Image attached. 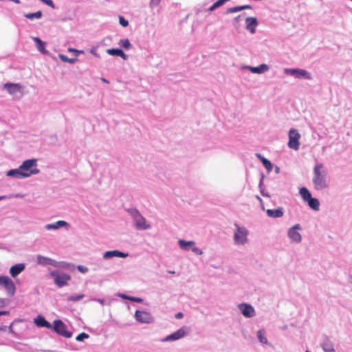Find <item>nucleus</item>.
Instances as JSON below:
<instances>
[{
  "instance_id": "obj_35",
  "label": "nucleus",
  "mask_w": 352,
  "mask_h": 352,
  "mask_svg": "<svg viewBox=\"0 0 352 352\" xmlns=\"http://www.w3.org/2000/svg\"><path fill=\"white\" fill-rule=\"evenodd\" d=\"M84 294L72 295L68 298L69 301L76 302L83 298Z\"/></svg>"
},
{
  "instance_id": "obj_60",
  "label": "nucleus",
  "mask_w": 352,
  "mask_h": 352,
  "mask_svg": "<svg viewBox=\"0 0 352 352\" xmlns=\"http://www.w3.org/2000/svg\"><path fill=\"white\" fill-rule=\"evenodd\" d=\"M305 352H310V351H306Z\"/></svg>"
},
{
  "instance_id": "obj_6",
  "label": "nucleus",
  "mask_w": 352,
  "mask_h": 352,
  "mask_svg": "<svg viewBox=\"0 0 352 352\" xmlns=\"http://www.w3.org/2000/svg\"><path fill=\"white\" fill-rule=\"evenodd\" d=\"M299 194L302 200L308 204L311 209L315 211H318L320 210L319 200L316 198L312 197L311 192L307 188L302 187L300 188Z\"/></svg>"
},
{
  "instance_id": "obj_55",
  "label": "nucleus",
  "mask_w": 352,
  "mask_h": 352,
  "mask_svg": "<svg viewBox=\"0 0 352 352\" xmlns=\"http://www.w3.org/2000/svg\"><path fill=\"white\" fill-rule=\"evenodd\" d=\"M7 314H8L7 311H0V316L6 315Z\"/></svg>"
},
{
  "instance_id": "obj_9",
  "label": "nucleus",
  "mask_w": 352,
  "mask_h": 352,
  "mask_svg": "<svg viewBox=\"0 0 352 352\" xmlns=\"http://www.w3.org/2000/svg\"><path fill=\"white\" fill-rule=\"evenodd\" d=\"M49 275L54 279V283L58 287L67 285L68 281L71 279L70 275L58 270H52L50 272Z\"/></svg>"
},
{
  "instance_id": "obj_37",
  "label": "nucleus",
  "mask_w": 352,
  "mask_h": 352,
  "mask_svg": "<svg viewBox=\"0 0 352 352\" xmlns=\"http://www.w3.org/2000/svg\"><path fill=\"white\" fill-rule=\"evenodd\" d=\"M89 338V335L86 333H81L78 335L76 338L77 341H83L85 339H87Z\"/></svg>"
},
{
  "instance_id": "obj_57",
  "label": "nucleus",
  "mask_w": 352,
  "mask_h": 352,
  "mask_svg": "<svg viewBox=\"0 0 352 352\" xmlns=\"http://www.w3.org/2000/svg\"><path fill=\"white\" fill-rule=\"evenodd\" d=\"M240 17H241V15H238L237 16L235 17L234 20L235 21H239Z\"/></svg>"
},
{
  "instance_id": "obj_13",
  "label": "nucleus",
  "mask_w": 352,
  "mask_h": 352,
  "mask_svg": "<svg viewBox=\"0 0 352 352\" xmlns=\"http://www.w3.org/2000/svg\"><path fill=\"white\" fill-rule=\"evenodd\" d=\"M134 318L136 321L142 324H151L155 320L151 313L145 310H136Z\"/></svg>"
},
{
  "instance_id": "obj_45",
  "label": "nucleus",
  "mask_w": 352,
  "mask_h": 352,
  "mask_svg": "<svg viewBox=\"0 0 352 352\" xmlns=\"http://www.w3.org/2000/svg\"><path fill=\"white\" fill-rule=\"evenodd\" d=\"M91 300L98 302L101 305H104V300L102 298H91Z\"/></svg>"
},
{
  "instance_id": "obj_47",
  "label": "nucleus",
  "mask_w": 352,
  "mask_h": 352,
  "mask_svg": "<svg viewBox=\"0 0 352 352\" xmlns=\"http://www.w3.org/2000/svg\"><path fill=\"white\" fill-rule=\"evenodd\" d=\"M241 8L243 10L245 9H252V6L250 5L241 6Z\"/></svg>"
},
{
  "instance_id": "obj_17",
  "label": "nucleus",
  "mask_w": 352,
  "mask_h": 352,
  "mask_svg": "<svg viewBox=\"0 0 352 352\" xmlns=\"http://www.w3.org/2000/svg\"><path fill=\"white\" fill-rule=\"evenodd\" d=\"M239 312L247 318H252L256 316V310L254 307L246 302L240 303L237 305Z\"/></svg>"
},
{
  "instance_id": "obj_10",
  "label": "nucleus",
  "mask_w": 352,
  "mask_h": 352,
  "mask_svg": "<svg viewBox=\"0 0 352 352\" xmlns=\"http://www.w3.org/2000/svg\"><path fill=\"white\" fill-rule=\"evenodd\" d=\"M178 245L181 250L184 251H192L195 255L201 256L204 254L202 250L197 246L196 242L194 241H186L179 239Z\"/></svg>"
},
{
  "instance_id": "obj_5",
  "label": "nucleus",
  "mask_w": 352,
  "mask_h": 352,
  "mask_svg": "<svg viewBox=\"0 0 352 352\" xmlns=\"http://www.w3.org/2000/svg\"><path fill=\"white\" fill-rule=\"evenodd\" d=\"M131 215L135 228L139 230H146L152 228L151 223L146 220L138 210H133Z\"/></svg>"
},
{
  "instance_id": "obj_18",
  "label": "nucleus",
  "mask_w": 352,
  "mask_h": 352,
  "mask_svg": "<svg viewBox=\"0 0 352 352\" xmlns=\"http://www.w3.org/2000/svg\"><path fill=\"white\" fill-rule=\"evenodd\" d=\"M3 88L10 95L14 97H19L22 95V87L17 83H6L3 85Z\"/></svg>"
},
{
  "instance_id": "obj_40",
  "label": "nucleus",
  "mask_w": 352,
  "mask_h": 352,
  "mask_svg": "<svg viewBox=\"0 0 352 352\" xmlns=\"http://www.w3.org/2000/svg\"><path fill=\"white\" fill-rule=\"evenodd\" d=\"M160 1H161V0H151L150 7L153 8L157 6L160 4Z\"/></svg>"
},
{
  "instance_id": "obj_59",
  "label": "nucleus",
  "mask_w": 352,
  "mask_h": 352,
  "mask_svg": "<svg viewBox=\"0 0 352 352\" xmlns=\"http://www.w3.org/2000/svg\"><path fill=\"white\" fill-rule=\"evenodd\" d=\"M276 172L278 173L279 172V168L278 167H276Z\"/></svg>"
},
{
  "instance_id": "obj_31",
  "label": "nucleus",
  "mask_w": 352,
  "mask_h": 352,
  "mask_svg": "<svg viewBox=\"0 0 352 352\" xmlns=\"http://www.w3.org/2000/svg\"><path fill=\"white\" fill-rule=\"evenodd\" d=\"M43 16L41 11H37L34 13H28L24 14V17L28 19H41Z\"/></svg>"
},
{
  "instance_id": "obj_38",
  "label": "nucleus",
  "mask_w": 352,
  "mask_h": 352,
  "mask_svg": "<svg viewBox=\"0 0 352 352\" xmlns=\"http://www.w3.org/2000/svg\"><path fill=\"white\" fill-rule=\"evenodd\" d=\"M119 23L122 27H126L129 25L128 20L125 19L123 16H119Z\"/></svg>"
},
{
  "instance_id": "obj_32",
  "label": "nucleus",
  "mask_w": 352,
  "mask_h": 352,
  "mask_svg": "<svg viewBox=\"0 0 352 352\" xmlns=\"http://www.w3.org/2000/svg\"><path fill=\"white\" fill-rule=\"evenodd\" d=\"M58 57L63 62L69 63L71 64L74 63L77 60L76 58H69L67 56L62 54H59Z\"/></svg>"
},
{
  "instance_id": "obj_23",
  "label": "nucleus",
  "mask_w": 352,
  "mask_h": 352,
  "mask_svg": "<svg viewBox=\"0 0 352 352\" xmlns=\"http://www.w3.org/2000/svg\"><path fill=\"white\" fill-rule=\"evenodd\" d=\"M25 268V265L24 263H17L12 267H10L9 270V273L12 278L16 277L19 274H20L22 272L24 271Z\"/></svg>"
},
{
  "instance_id": "obj_20",
  "label": "nucleus",
  "mask_w": 352,
  "mask_h": 352,
  "mask_svg": "<svg viewBox=\"0 0 352 352\" xmlns=\"http://www.w3.org/2000/svg\"><path fill=\"white\" fill-rule=\"evenodd\" d=\"M241 69L243 70H248L254 74H263L267 72L270 69V67L267 64H261L258 67H252L250 65H243L241 66Z\"/></svg>"
},
{
  "instance_id": "obj_3",
  "label": "nucleus",
  "mask_w": 352,
  "mask_h": 352,
  "mask_svg": "<svg viewBox=\"0 0 352 352\" xmlns=\"http://www.w3.org/2000/svg\"><path fill=\"white\" fill-rule=\"evenodd\" d=\"M248 234L249 232L245 226L235 223L233 233L234 244L240 247L245 246L249 242Z\"/></svg>"
},
{
  "instance_id": "obj_29",
  "label": "nucleus",
  "mask_w": 352,
  "mask_h": 352,
  "mask_svg": "<svg viewBox=\"0 0 352 352\" xmlns=\"http://www.w3.org/2000/svg\"><path fill=\"white\" fill-rule=\"evenodd\" d=\"M257 157L262 162L263 166L267 170L268 172L272 171L273 165L267 159L265 158L260 154H256Z\"/></svg>"
},
{
  "instance_id": "obj_48",
  "label": "nucleus",
  "mask_w": 352,
  "mask_h": 352,
  "mask_svg": "<svg viewBox=\"0 0 352 352\" xmlns=\"http://www.w3.org/2000/svg\"><path fill=\"white\" fill-rule=\"evenodd\" d=\"M183 314L182 312H179L176 314L175 317L177 318H182L183 317Z\"/></svg>"
},
{
  "instance_id": "obj_1",
  "label": "nucleus",
  "mask_w": 352,
  "mask_h": 352,
  "mask_svg": "<svg viewBox=\"0 0 352 352\" xmlns=\"http://www.w3.org/2000/svg\"><path fill=\"white\" fill-rule=\"evenodd\" d=\"M40 173L38 160L28 159L21 162L18 168L6 172V176L13 179H24Z\"/></svg>"
},
{
  "instance_id": "obj_24",
  "label": "nucleus",
  "mask_w": 352,
  "mask_h": 352,
  "mask_svg": "<svg viewBox=\"0 0 352 352\" xmlns=\"http://www.w3.org/2000/svg\"><path fill=\"white\" fill-rule=\"evenodd\" d=\"M246 29L252 34L256 31V27L258 25V21L255 17L248 16L245 19Z\"/></svg>"
},
{
  "instance_id": "obj_15",
  "label": "nucleus",
  "mask_w": 352,
  "mask_h": 352,
  "mask_svg": "<svg viewBox=\"0 0 352 352\" xmlns=\"http://www.w3.org/2000/svg\"><path fill=\"white\" fill-rule=\"evenodd\" d=\"M0 286H3L7 294L14 296L16 292V286L14 281L8 276H0Z\"/></svg>"
},
{
  "instance_id": "obj_43",
  "label": "nucleus",
  "mask_w": 352,
  "mask_h": 352,
  "mask_svg": "<svg viewBox=\"0 0 352 352\" xmlns=\"http://www.w3.org/2000/svg\"><path fill=\"white\" fill-rule=\"evenodd\" d=\"M131 301L136 302H142L143 299L139 297L131 296L130 298Z\"/></svg>"
},
{
  "instance_id": "obj_19",
  "label": "nucleus",
  "mask_w": 352,
  "mask_h": 352,
  "mask_svg": "<svg viewBox=\"0 0 352 352\" xmlns=\"http://www.w3.org/2000/svg\"><path fill=\"white\" fill-rule=\"evenodd\" d=\"M69 228V224L64 220H59L52 223L45 224L44 226V229L47 231L58 230L60 228H65L66 230H68Z\"/></svg>"
},
{
  "instance_id": "obj_11",
  "label": "nucleus",
  "mask_w": 352,
  "mask_h": 352,
  "mask_svg": "<svg viewBox=\"0 0 352 352\" xmlns=\"http://www.w3.org/2000/svg\"><path fill=\"white\" fill-rule=\"evenodd\" d=\"M189 333V329L186 327H182L174 331L173 333L166 336L161 340L162 342H171L179 340L186 337Z\"/></svg>"
},
{
  "instance_id": "obj_54",
  "label": "nucleus",
  "mask_w": 352,
  "mask_h": 352,
  "mask_svg": "<svg viewBox=\"0 0 352 352\" xmlns=\"http://www.w3.org/2000/svg\"><path fill=\"white\" fill-rule=\"evenodd\" d=\"M349 283L351 285H352V276H351L349 278Z\"/></svg>"
},
{
  "instance_id": "obj_2",
  "label": "nucleus",
  "mask_w": 352,
  "mask_h": 352,
  "mask_svg": "<svg viewBox=\"0 0 352 352\" xmlns=\"http://www.w3.org/2000/svg\"><path fill=\"white\" fill-rule=\"evenodd\" d=\"M312 183L316 190H323L329 188L330 178L327 169L322 164H317L314 166Z\"/></svg>"
},
{
  "instance_id": "obj_21",
  "label": "nucleus",
  "mask_w": 352,
  "mask_h": 352,
  "mask_svg": "<svg viewBox=\"0 0 352 352\" xmlns=\"http://www.w3.org/2000/svg\"><path fill=\"white\" fill-rule=\"evenodd\" d=\"M128 256V253L123 252L117 250L106 251L102 254V258L104 260H109L115 257L126 258Z\"/></svg>"
},
{
  "instance_id": "obj_36",
  "label": "nucleus",
  "mask_w": 352,
  "mask_h": 352,
  "mask_svg": "<svg viewBox=\"0 0 352 352\" xmlns=\"http://www.w3.org/2000/svg\"><path fill=\"white\" fill-rule=\"evenodd\" d=\"M241 10H243L241 6H235V7H232V8H228L227 10V13H234V12H237L241 11Z\"/></svg>"
},
{
  "instance_id": "obj_44",
  "label": "nucleus",
  "mask_w": 352,
  "mask_h": 352,
  "mask_svg": "<svg viewBox=\"0 0 352 352\" xmlns=\"http://www.w3.org/2000/svg\"><path fill=\"white\" fill-rule=\"evenodd\" d=\"M117 296L122 299H126V300H130V298H131V296H127L126 294H121V293H118L117 294Z\"/></svg>"
},
{
  "instance_id": "obj_49",
  "label": "nucleus",
  "mask_w": 352,
  "mask_h": 352,
  "mask_svg": "<svg viewBox=\"0 0 352 352\" xmlns=\"http://www.w3.org/2000/svg\"><path fill=\"white\" fill-rule=\"evenodd\" d=\"M4 306V300L3 299H0V307H3Z\"/></svg>"
},
{
  "instance_id": "obj_14",
  "label": "nucleus",
  "mask_w": 352,
  "mask_h": 352,
  "mask_svg": "<svg viewBox=\"0 0 352 352\" xmlns=\"http://www.w3.org/2000/svg\"><path fill=\"white\" fill-rule=\"evenodd\" d=\"M56 333L65 338H71L72 333L67 330V326L60 320H55L53 322L52 328Z\"/></svg>"
},
{
  "instance_id": "obj_25",
  "label": "nucleus",
  "mask_w": 352,
  "mask_h": 352,
  "mask_svg": "<svg viewBox=\"0 0 352 352\" xmlns=\"http://www.w3.org/2000/svg\"><path fill=\"white\" fill-rule=\"evenodd\" d=\"M32 39L35 42L36 49L43 54H48L49 52L45 48L46 43L43 41L38 37L32 36Z\"/></svg>"
},
{
  "instance_id": "obj_26",
  "label": "nucleus",
  "mask_w": 352,
  "mask_h": 352,
  "mask_svg": "<svg viewBox=\"0 0 352 352\" xmlns=\"http://www.w3.org/2000/svg\"><path fill=\"white\" fill-rule=\"evenodd\" d=\"M266 213L268 217L272 218H280L284 214L282 208H278L277 209H268L266 210Z\"/></svg>"
},
{
  "instance_id": "obj_27",
  "label": "nucleus",
  "mask_w": 352,
  "mask_h": 352,
  "mask_svg": "<svg viewBox=\"0 0 352 352\" xmlns=\"http://www.w3.org/2000/svg\"><path fill=\"white\" fill-rule=\"evenodd\" d=\"M107 53L111 56H118L121 57L123 60H127L128 56L123 52L121 49L111 48L107 50Z\"/></svg>"
},
{
  "instance_id": "obj_41",
  "label": "nucleus",
  "mask_w": 352,
  "mask_h": 352,
  "mask_svg": "<svg viewBox=\"0 0 352 352\" xmlns=\"http://www.w3.org/2000/svg\"><path fill=\"white\" fill-rule=\"evenodd\" d=\"M259 188H260V190H261V192L263 196H265V197H270V195L267 193H265V191H264V189H263V182H262V180L260 182Z\"/></svg>"
},
{
  "instance_id": "obj_53",
  "label": "nucleus",
  "mask_w": 352,
  "mask_h": 352,
  "mask_svg": "<svg viewBox=\"0 0 352 352\" xmlns=\"http://www.w3.org/2000/svg\"><path fill=\"white\" fill-rule=\"evenodd\" d=\"M101 80L105 83H109V81L104 78H102Z\"/></svg>"
},
{
  "instance_id": "obj_52",
  "label": "nucleus",
  "mask_w": 352,
  "mask_h": 352,
  "mask_svg": "<svg viewBox=\"0 0 352 352\" xmlns=\"http://www.w3.org/2000/svg\"><path fill=\"white\" fill-rule=\"evenodd\" d=\"M6 326H1L0 327V331H6Z\"/></svg>"
},
{
  "instance_id": "obj_50",
  "label": "nucleus",
  "mask_w": 352,
  "mask_h": 352,
  "mask_svg": "<svg viewBox=\"0 0 352 352\" xmlns=\"http://www.w3.org/2000/svg\"><path fill=\"white\" fill-rule=\"evenodd\" d=\"M9 1H12V2H14L15 3H17V4L21 3L20 0H9Z\"/></svg>"
},
{
  "instance_id": "obj_7",
  "label": "nucleus",
  "mask_w": 352,
  "mask_h": 352,
  "mask_svg": "<svg viewBox=\"0 0 352 352\" xmlns=\"http://www.w3.org/2000/svg\"><path fill=\"white\" fill-rule=\"evenodd\" d=\"M302 228L300 224L296 223L289 228L287 231V236L292 243L299 244L302 241V236L301 231Z\"/></svg>"
},
{
  "instance_id": "obj_8",
  "label": "nucleus",
  "mask_w": 352,
  "mask_h": 352,
  "mask_svg": "<svg viewBox=\"0 0 352 352\" xmlns=\"http://www.w3.org/2000/svg\"><path fill=\"white\" fill-rule=\"evenodd\" d=\"M284 74L290 75L296 79H304L311 80L313 79L311 74L303 69L300 68H285Z\"/></svg>"
},
{
  "instance_id": "obj_34",
  "label": "nucleus",
  "mask_w": 352,
  "mask_h": 352,
  "mask_svg": "<svg viewBox=\"0 0 352 352\" xmlns=\"http://www.w3.org/2000/svg\"><path fill=\"white\" fill-rule=\"evenodd\" d=\"M23 197V195H22L21 194H12L10 195H1V196H0V201L5 199L19 198V197Z\"/></svg>"
},
{
  "instance_id": "obj_58",
  "label": "nucleus",
  "mask_w": 352,
  "mask_h": 352,
  "mask_svg": "<svg viewBox=\"0 0 352 352\" xmlns=\"http://www.w3.org/2000/svg\"><path fill=\"white\" fill-rule=\"evenodd\" d=\"M76 53H78V54L83 53V51H82V50H78V52H76Z\"/></svg>"
},
{
  "instance_id": "obj_42",
  "label": "nucleus",
  "mask_w": 352,
  "mask_h": 352,
  "mask_svg": "<svg viewBox=\"0 0 352 352\" xmlns=\"http://www.w3.org/2000/svg\"><path fill=\"white\" fill-rule=\"evenodd\" d=\"M77 269L81 273H87L88 272V268L84 265H78Z\"/></svg>"
},
{
  "instance_id": "obj_22",
  "label": "nucleus",
  "mask_w": 352,
  "mask_h": 352,
  "mask_svg": "<svg viewBox=\"0 0 352 352\" xmlns=\"http://www.w3.org/2000/svg\"><path fill=\"white\" fill-rule=\"evenodd\" d=\"M34 324L39 328L45 327L47 329H52V324L45 320L43 316H38L33 320Z\"/></svg>"
},
{
  "instance_id": "obj_12",
  "label": "nucleus",
  "mask_w": 352,
  "mask_h": 352,
  "mask_svg": "<svg viewBox=\"0 0 352 352\" xmlns=\"http://www.w3.org/2000/svg\"><path fill=\"white\" fill-rule=\"evenodd\" d=\"M189 333V329L186 327H182L174 331L173 333L166 336L161 340L162 342H171L179 340L186 337Z\"/></svg>"
},
{
  "instance_id": "obj_30",
  "label": "nucleus",
  "mask_w": 352,
  "mask_h": 352,
  "mask_svg": "<svg viewBox=\"0 0 352 352\" xmlns=\"http://www.w3.org/2000/svg\"><path fill=\"white\" fill-rule=\"evenodd\" d=\"M118 45L126 50L132 47V45L128 38L120 39L118 42Z\"/></svg>"
},
{
  "instance_id": "obj_51",
  "label": "nucleus",
  "mask_w": 352,
  "mask_h": 352,
  "mask_svg": "<svg viewBox=\"0 0 352 352\" xmlns=\"http://www.w3.org/2000/svg\"><path fill=\"white\" fill-rule=\"evenodd\" d=\"M68 50H69V52H78V50H76V49H74V48H69V49H68Z\"/></svg>"
},
{
  "instance_id": "obj_33",
  "label": "nucleus",
  "mask_w": 352,
  "mask_h": 352,
  "mask_svg": "<svg viewBox=\"0 0 352 352\" xmlns=\"http://www.w3.org/2000/svg\"><path fill=\"white\" fill-rule=\"evenodd\" d=\"M322 349L324 351V352H336V350L333 348V345L330 343H324L322 345Z\"/></svg>"
},
{
  "instance_id": "obj_39",
  "label": "nucleus",
  "mask_w": 352,
  "mask_h": 352,
  "mask_svg": "<svg viewBox=\"0 0 352 352\" xmlns=\"http://www.w3.org/2000/svg\"><path fill=\"white\" fill-rule=\"evenodd\" d=\"M40 1L45 3L48 6L51 7L53 9H55V5L52 0H39Z\"/></svg>"
},
{
  "instance_id": "obj_46",
  "label": "nucleus",
  "mask_w": 352,
  "mask_h": 352,
  "mask_svg": "<svg viewBox=\"0 0 352 352\" xmlns=\"http://www.w3.org/2000/svg\"><path fill=\"white\" fill-rule=\"evenodd\" d=\"M90 52L91 54H93L94 56H95L96 57H99V55L96 52V49L95 47H93L91 50H90Z\"/></svg>"
},
{
  "instance_id": "obj_56",
  "label": "nucleus",
  "mask_w": 352,
  "mask_h": 352,
  "mask_svg": "<svg viewBox=\"0 0 352 352\" xmlns=\"http://www.w3.org/2000/svg\"><path fill=\"white\" fill-rule=\"evenodd\" d=\"M256 199L260 202V203H262V199L260 197L258 196H256Z\"/></svg>"
},
{
  "instance_id": "obj_16",
  "label": "nucleus",
  "mask_w": 352,
  "mask_h": 352,
  "mask_svg": "<svg viewBox=\"0 0 352 352\" xmlns=\"http://www.w3.org/2000/svg\"><path fill=\"white\" fill-rule=\"evenodd\" d=\"M289 142H288V146L294 149L295 151L298 150L300 146V134L298 132L296 129H292L289 131Z\"/></svg>"
},
{
  "instance_id": "obj_4",
  "label": "nucleus",
  "mask_w": 352,
  "mask_h": 352,
  "mask_svg": "<svg viewBox=\"0 0 352 352\" xmlns=\"http://www.w3.org/2000/svg\"><path fill=\"white\" fill-rule=\"evenodd\" d=\"M36 263L42 266L51 265L57 268L67 269L69 263L65 261H57L52 258L38 254L36 256Z\"/></svg>"
},
{
  "instance_id": "obj_28",
  "label": "nucleus",
  "mask_w": 352,
  "mask_h": 352,
  "mask_svg": "<svg viewBox=\"0 0 352 352\" xmlns=\"http://www.w3.org/2000/svg\"><path fill=\"white\" fill-rule=\"evenodd\" d=\"M256 337L260 343L265 345L269 344V342L266 336V333L264 329H258L256 332Z\"/></svg>"
}]
</instances>
